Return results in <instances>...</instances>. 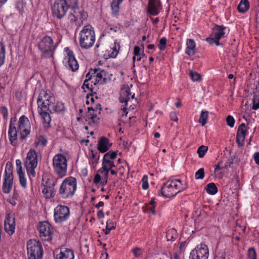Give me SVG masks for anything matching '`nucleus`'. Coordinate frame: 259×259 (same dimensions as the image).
<instances>
[{
  "label": "nucleus",
  "mask_w": 259,
  "mask_h": 259,
  "mask_svg": "<svg viewBox=\"0 0 259 259\" xmlns=\"http://www.w3.org/2000/svg\"><path fill=\"white\" fill-rule=\"evenodd\" d=\"M55 101V98L52 96H48L47 94L44 95V100L39 96L37 99V103L38 105V113L41 115L43 119V124L44 128L48 130L50 127V123L51 118L50 115L51 113L52 107V102Z\"/></svg>",
  "instance_id": "1"
},
{
  "label": "nucleus",
  "mask_w": 259,
  "mask_h": 259,
  "mask_svg": "<svg viewBox=\"0 0 259 259\" xmlns=\"http://www.w3.org/2000/svg\"><path fill=\"white\" fill-rule=\"evenodd\" d=\"M79 35V45L81 49L88 50L94 46L96 36L94 28L91 25L84 26L80 31Z\"/></svg>",
  "instance_id": "2"
},
{
  "label": "nucleus",
  "mask_w": 259,
  "mask_h": 259,
  "mask_svg": "<svg viewBox=\"0 0 259 259\" xmlns=\"http://www.w3.org/2000/svg\"><path fill=\"white\" fill-rule=\"evenodd\" d=\"M76 188V179L70 177L64 180L60 187L59 193L64 199L71 198L74 195Z\"/></svg>",
  "instance_id": "3"
},
{
  "label": "nucleus",
  "mask_w": 259,
  "mask_h": 259,
  "mask_svg": "<svg viewBox=\"0 0 259 259\" xmlns=\"http://www.w3.org/2000/svg\"><path fill=\"white\" fill-rule=\"evenodd\" d=\"M53 166L54 172L60 178L65 177L67 173V161L62 154H57L53 158Z\"/></svg>",
  "instance_id": "4"
},
{
  "label": "nucleus",
  "mask_w": 259,
  "mask_h": 259,
  "mask_svg": "<svg viewBox=\"0 0 259 259\" xmlns=\"http://www.w3.org/2000/svg\"><path fill=\"white\" fill-rule=\"evenodd\" d=\"M87 13L78 6L70 10L68 19L72 24H74L78 27L83 24L84 20L88 18Z\"/></svg>",
  "instance_id": "5"
},
{
  "label": "nucleus",
  "mask_w": 259,
  "mask_h": 259,
  "mask_svg": "<svg viewBox=\"0 0 259 259\" xmlns=\"http://www.w3.org/2000/svg\"><path fill=\"white\" fill-rule=\"evenodd\" d=\"M29 259H41L43 249L41 242L36 240H29L27 244Z\"/></svg>",
  "instance_id": "6"
},
{
  "label": "nucleus",
  "mask_w": 259,
  "mask_h": 259,
  "mask_svg": "<svg viewBox=\"0 0 259 259\" xmlns=\"http://www.w3.org/2000/svg\"><path fill=\"white\" fill-rule=\"evenodd\" d=\"M55 48L52 38L48 36L44 37L38 44L42 55L46 58L53 56Z\"/></svg>",
  "instance_id": "7"
},
{
  "label": "nucleus",
  "mask_w": 259,
  "mask_h": 259,
  "mask_svg": "<svg viewBox=\"0 0 259 259\" xmlns=\"http://www.w3.org/2000/svg\"><path fill=\"white\" fill-rule=\"evenodd\" d=\"M13 182V166L10 162H7L5 171V178L2 190L4 193H9L12 189Z\"/></svg>",
  "instance_id": "8"
},
{
  "label": "nucleus",
  "mask_w": 259,
  "mask_h": 259,
  "mask_svg": "<svg viewBox=\"0 0 259 259\" xmlns=\"http://www.w3.org/2000/svg\"><path fill=\"white\" fill-rule=\"evenodd\" d=\"M226 29L223 25H215L212 28V33L210 36L206 39L207 42L210 45L215 44L220 46L219 40L225 35V30Z\"/></svg>",
  "instance_id": "9"
},
{
  "label": "nucleus",
  "mask_w": 259,
  "mask_h": 259,
  "mask_svg": "<svg viewBox=\"0 0 259 259\" xmlns=\"http://www.w3.org/2000/svg\"><path fill=\"white\" fill-rule=\"evenodd\" d=\"M58 180L57 179H47V180L42 184L44 189L42 190L44 196L47 199L53 198L56 194V186L57 185Z\"/></svg>",
  "instance_id": "10"
},
{
  "label": "nucleus",
  "mask_w": 259,
  "mask_h": 259,
  "mask_svg": "<svg viewBox=\"0 0 259 259\" xmlns=\"http://www.w3.org/2000/svg\"><path fill=\"white\" fill-rule=\"evenodd\" d=\"M54 220L57 223H62L66 221L70 216L68 207L63 205H58L54 209Z\"/></svg>",
  "instance_id": "11"
},
{
  "label": "nucleus",
  "mask_w": 259,
  "mask_h": 259,
  "mask_svg": "<svg viewBox=\"0 0 259 259\" xmlns=\"http://www.w3.org/2000/svg\"><path fill=\"white\" fill-rule=\"evenodd\" d=\"M39 237L42 240L51 241L52 239L53 229L51 224L47 221L40 222L38 226Z\"/></svg>",
  "instance_id": "12"
},
{
  "label": "nucleus",
  "mask_w": 259,
  "mask_h": 259,
  "mask_svg": "<svg viewBox=\"0 0 259 259\" xmlns=\"http://www.w3.org/2000/svg\"><path fill=\"white\" fill-rule=\"evenodd\" d=\"M208 248L206 245L201 244L196 247L190 253V259H208Z\"/></svg>",
  "instance_id": "13"
},
{
  "label": "nucleus",
  "mask_w": 259,
  "mask_h": 259,
  "mask_svg": "<svg viewBox=\"0 0 259 259\" xmlns=\"http://www.w3.org/2000/svg\"><path fill=\"white\" fill-rule=\"evenodd\" d=\"M68 9L61 0H56L52 7L53 15L59 19L64 17Z\"/></svg>",
  "instance_id": "14"
},
{
  "label": "nucleus",
  "mask_w": 259,
  "mask_h": 259,
  "mask_svg": "<svg viewBox=\"0 0 259 259\" xmlns=\"http://www.w3.org/2000/svg\"><path fill=\"white\" fill-rule=\"evenodd\" d=\"M28 121V119L25 115H22L19 119L17 128L20 131L19 139L22 141L26 139L30 134V131L26 127V122Z\"/></svg>",
  "instance_id": "15"
},
{
  "label": "nucleus",
  "mask_w": 259,
  "mask_h": 259,
  "mask_svg": "<svg viewBox=\"0 0 259 259\" xmlns=\"http://www.w3.org/2000/svg\"><path fill=\"white\" fill-rule=\"evenodd\" d=\"M169 182L170 181H168L166 183H164L161 188V194L166 198L174 197L181 191V190H179V191H176V190H174L172 185L169 184Z\"/></svg>",
  "instance_id": "16"
},
{
  "label": "nucleus",
  "mask_w": 259,
  "mask_h": 259,
  "mask_svg": "<svg viewBox=\"0 0 259 259\" xmlns=\"http://www.w3.org/2000/svg\"><path fill=\"white\" fill-rule=\"evenodd\" d=\"M4 227L5 231L9 235L13 234L15 229V218L10 213H8L6 215V218L4 222Z\"/></svg>",
  "instance_id": "17"
},
{
  "label": "nucleus",
  "mask_w": 259,
  "mask_h": 259,
  "mask_svg": "<svg viewBox=\"0 0 259 259\" xmlns=\"http://www.w3.org/2000/svg\"><path fill=\"white\" fill-rule=\"evenodd\" d=\"M94 74V77H96L95 81H92L94 85H96L98 83L106 84L107 83V78L105 77L106 76L105 71L104 70H100V69L95 68L91 69Z\"/></svg>",
  "instance_id": "18"
},
{
  "label": "nucleus",
  "mask_w": 259,
  "mask_h": 259,
  "mask_svg": "<svg viewBox=\"0 0 259 259\" xmlns=\"http://www.w3.org/2000/svg\"><path fill=\"white\" fill-rule=\"evenodd\" d=\"M131 95V93L130 89H126L125 90H122L120 92V95L119 98V100L121 103H124L125 106L122 108L123 112H125V115L127 116L128 114V111H127V108L126 106L128 105V102L130 99V96Z\"/></svg>",
  "instance_id": "19"
},
{
  "label": "nucleus",
  "mask_w": 259,
  "mask_h": 259,
  "mask_svg": "<svg viewBox=\"0 0 259 259\" xmlns=\"http://www.w3.org/2000/svg\"><path fill=\"white\" fill-rule=\"evenodd\" d=\"M112 143H110L109 139L105 137H101L98 142L97 149L101 153L106 152L112 146Z\"/></svg>",
  "instance_id": "20"
},
{
  "label": "nucleus",
  "mask_w": 259,
  "mask_h": 259,
  "mask_svg": "<svg viewBox=\"0 0 259 259\" xmlns=\"http://www.w3.org/2000/svg\"><path fill=\"white\" fill-rule=\"evenodd\" d=\"M37 155L35 150L31 149L27 154L25 165L37 166Z\"/></svg>",
  "instance_id": "21"
},
{
  "label": "nucleus",
  "mask_w": 259,
  "mask_h": 259,
  "mask_svg": "<svg viewBox=\"0 0 259 259\" xmlns=\"http://www.w3.org/2000/svg\"><path fill=\"white\" fill-rule=\"evenodd\" d=\"M18 133H20V131L16 126H12V125H9L8 136L10 143L12 146H16L17 145Z\"/></svg>",
  "instance_id": "22"
},
{
  "label": "nucleus",
  "mask_w": 259,
  "mask_h": 259,
  "mask_svg": "<svg viewBox=\"0 0 259 259\" xmlns=\"http://www.w3.org/2000/svg\"><path fill=\"white\" fill-rule=\"evenodd\" d=\"M161 7L160 0H149L148 11L152 15L158 14Z\"/></svg>",
  "instance_id": "23"
},
{
  "label": "nucleus",
  "mask_w": 259,
  "mask_h": 259,
  "mask_svg": "<svg viewBox=\"0 0 259 259\" xmlns=\"http://www.w3.org/2000/svg\"><path fill=\"white\" fill-rule=\"evenodd\" d=\"M68 63L69 68L72 71H75L78 70L79 65L77 61L75 59L73 53L70 50H68L67 52Z\"/></svg>",
  "instance_id": "24"
},
{
  "label": "nucleus",
  "mask_w": 259,
  "mask_h": 259,
  "mask_svg": "<svg viewBox=\"0 0 259 259\" xmlns=\"http://www.w3.org/2000/svg\"><path fill=\"white\" fill-rule=\"evenodd\" d=\"M186 45V53L190 56L194 55L196 53V44L195 41L193 39H188Z\"/></svg>",
  "instance_id": "25"
},
{
  "label": "nucleus",
  "mask_w": 259,
  "mask_h": 259,
  "mask_svg": "<svg viewBox=\"0 0 259 259\" xmlns=\"http://www.w3.org/2000/svg\"><path fill=\"white\" fill-rule=\"evenodd\" d=\"M74 255L73 251L70 249L66 248L64 251L57 254V259H74Z\"/></svg>",
  "instance_id": "26"
},
{
  "label": "nucleus",
  "mask_w": 259,
  "mask_h": 259,
  "mask_svg": "<svg viewBox=\"0 0 259 259\" xmlns=\"http://www.w3.org/2000/svg\"><path fill=\"white\" fill-rule=\"evenodd\" d=\"M123 0H113L111 4L112 14L113 16H117L119 13V5L122 2Z\"/></svg>",
  "instance_id": "27"
},
{
  "label": "nucleus",
  "mask_w": 259,
  "mask_h": 259,
  "mask_svg": "<svg viewBox=\"0 0 259 259\" xmlns=\"http://www.w3.org/2000/svg\"><path fill=\"white\" fill-rule=\"evenodd\" d=\"M249 7V3L248 0H241L238 5L237 9L239 12L244 13L248 10Z\"/></svg>",
  "instance_id": "28"
},
{
  "label": "nucleus",
  "mask_w": 259,
  "mask_h": 259,
  "mask_svg": "<svg viewBox=\"0 0 259 259\" xmlns=\"http://www.w3.org/2000/svg\"><path fill=\"white\" fill-rule=\"evenodd\" d=\"M52 107H50L51 109V113L53 112L59 113L64 110V104L60 102H57L56 104L54 102H52Z\"/></svg>",
  "instance_id": "29"
},
{
  "label": "nucleus",
  "mask_w": 259,
  "mask_h": 259,
  "mask_svg": "<svg viewBox=\"0 0 259 259\" xmlns=\"http://www.w3.org/2000/svg\"><path fill=\"white\" fill-rule=\"evenodd\" d=\"M120 49V45L118 42L115 41L114 47L111 48L110 51L109 52L108 57L109 58H115L116 57Z\"/></svg>",
  "instance_id": "30"
},
{
  "label": "nucleus",
  "mask_w": 259,
  "mask_h": 259,
  "mask_svg": "<svg viewBox=\"0 0 259 259\" xmlns=\"http://www.w3.org/2000/svg\"><path fill=\"white\" fill-rule=\"evenodd\" d=\"M207 193L210 195H214L218 192V188L214 183L208 184L205 188Z\"/></svg>",
  "instance_id": "31"
},
{
  "label": "nucleus",
  "mask_w": 259,
  "mask_h": 259,
  "mask_svg": "<svg viewBox=\"0 0 259 259\" xmlns=\"http://www.w3.org/2000/svg\"><path fill=\"white\" fill-rule=\"evenodd\" d=\"M70 10L78 6V0H61Z\"/></svg>",
  "instance_id": "32"
},
{
  "label": "nucleus",
  "mask_w": 259,
  "mask_h": 259,
  "mask_svg": "<svg viewBox=\"0 0 259 259\" xmlns=\"http://www.w3.org/2000/svg\"><path fill=\"white\" fill-rule=\"evenodd\" d=\"M5 46L3 42H0V67L3 65L5 62Z\"/></svg>",
  "instance_id": "33"
},
{
  "label": "nucleus",
  "mask_w": 259,
  "mask_h": 259,
  "mask_svg": "<svg viewBox=\"0 0 259 259\" xmlns=\"http://www.w3.org/2000/svg\"><path fill=\"white\" fill-rule=\"evenodd\" d=\"M208 112L207 111H202L200 115L199 122L201 123L202 126H204L206 123V121L208 118Z\"/></svg>",
  "instance_id": "34"
},
{
  "label": "nucleus",
  "mask_w": 259,
  "mask_h": 259,
  "mask_svg": "<svg viewBox=\"0 0 259 259\" xmlns=\"http://www.w3.org/2000/svg\"><path fill=\"white\" fill-rule=\"evenodd\" d=\"M48 143L47 139L43 136H39L37 138L35 143L36 146L41 145L45 147L47 145Z\"/></svg>",
  "instance_id": "35"
},
{
  "label": "nucleus",
  "mask_w": 259,
  "mask_h": 259,
  "mask_svg": "<svg viewBox=\"0 0 259 259\" xmlns=\"http://www.w3.org/2000/svg\"><path fill=\"white\" fill-rule=\"evenodd\" d=\"M115 229V226L114 225V223L111 220H108L106 223V230L105 231V233L106 234H109L110 231L113 229Z\"/></svg>",
  "instance_id": "36"
},
{
  "label": "nucleus",
  "mask_w": 259,
  "mask_h": 259,
  "mask_svg": "<svg viewBox=\"0 0 259 259\" xmlns=\"http://www.w3.org/2000/svg\"><path fill=\"white\" fill-rule=\"evenodd\" d=\"M207 150L208 147L207 146L204 145L200 146L197 150V153L198 154L199 157L200 158L203 157Z\"/></svg>",
  "instance_id": "37"
},
{
  "label": "nucleus",
  "mask_w": 259,
  "mask_h": 259,
  "mask_svg": "<svg viewBox=\"0 0 259 259\" xmlns=\"http://www.w3.org/2000/svg\"><path fill=\"white\" fill-rule=\"evenodd\" d=\"M19 176V181L20 185L24 188H25L27 186L26 179L24 177V174L23 172H21L19 173H17Z\"/></svg>",
  "instance_id": "38"
},
{
  "label": "nucleus",
  "mask_w": 259,
  "mask_h": 259,
  "mask_svg": "<svg viewBox=\"0 0 259 259\" xmlns=\"http://www.w3.org/2000/svg\"><path fill=\"white\" fill-rule=\"evenodd\" d=\"M245 136V135L237 134L236 142L238 144V147H242L243 146Z\"/></svg>",
  "instance_id": "39"
},
{
  "label": "nucleus",
  "mask_w": 259,
  "mask_h": 259,
  "mask_svg": "<svg viewBox=\"0 0 259 259\" xmlns=\"http://www.w3.org/2000/svg\"><path fill=\"white\" fill-rule=\"evenodd\" d=\"M117 155V151H109L107 152H106L104 155H108L107 157H106V159L107 160H113L115 159Z\"/></svg>",
  "instance_id": "40"
},
{
  "label": "nucleus",
  "mask_w": 259,
  "mask_h": 259,
  "mask_svg": "<svg viewBox=\"0 0 259 259\" xmlns=\"http://www.w3.org/2000/svg\"><path fill=\"white\" fill-rule=\"evenodd\" d=\"M88 119H92V122L95 124H98L99 122L100 118H98L96 114H94V112L90 113V114L87 115Z\"/></svg>",
  "instance_id": "41"
},
{
  "label": "nucleus",
  "mask_w": 259,
  "mask_h": 259,
  "mask_svg": "<svg viewBox=\"0 0 259 259\" xmlns=\"http://www.w3.org/2000/svg\"><path fill=\"white\" fill-rule=\"evenodd\" d=\"M247 256L249 259H256V253L253 247H251L248 250Z\"/></svg>",
  "instance_id": "42"
},
{
  "label": "nucleus",
  "mask_w": 259,
  "mask_h": 259,
  "mask_svg": "<svg viewBox=\"0 0 259 259\" xmlns=\"http://www.w3.org/2000/svg\"><path fill=\"white\" fill-rule=\"evenodd\" d=\"M246 125L244 123H242L239 126L237 134H239L240 135H245L247 133V131L246 130Z\"/></svg>",
  "instance_id": "43"
},
{
  "label": "nucleus",
  "mask_w": 259,
  "mask_h": 259,
  "mask_svg": "<svg viewBox=\"0 0 259 259\" xmlns=\"http://www.w3.org/2000/svg\"><path fill=\"white\" fill-rule=\"evenodd\" d=\"M167 39L165 37H162L159 40L158 47L160 50L163 51L166 48Z\"/></svg>",
  "instance_id": "44"
},
{
  "label": "nucleus",
  "mask_w": 259,
  "mask_h": 259,
  "mask_svg": "<svg viewBox=\"0 0 259 259\" xmlns=\"http://www.w3.org/2000/svg\"><path fill=\"white\" fill-rule=\"evenodd\" d=\"M195 179L197 180L198 179H203L204 177V169L203 168H200L195 175Z\"/></svg>",
  "instance_id": "45"
},
{
  "label": "nucleus",
  "mask_w": 259,
  "mask_h": 259,
  "mask_svg": "<svg viewBox=\"0 0 259 259\" xmlns=\"http://www.w3.org/2000/svg\"><path fill=\"white\" fill-rule=\"evenodd\" d=\"M36 166H31L29 165H25L28 174L30 175L32 177H34L35 176V168Z\"/></svg>",
  "instance_id": "46"
},
{
  "label": "nucleus",
  "mask_w": 259,
  "mask_h": 259,
  "mask_svg": "<svg viewBox=\"0 0 259 259\" xmlns=\"http://www.w3.org/2000/svg\"><path fill=\"white\" fill-rule=\"evenodd\" d=\"M107 156H108V155H104L103 158L102 160V165L103 167L107 168L109 166V165L113 161V160H107L106 159V157H107Z\"/></svg>",
  "instance_id": "47"
},
{
  "label": "nucleus",
  "mask_w": 259,
  "mask_h": 259,
  "mask_svg": "<svg viewBox=\"0 0 259 259\" xmlns=\"http://www.w3.org/2000/svg\"><path fill=\"white\" fill-rule=\"evenodd\" d=\"M190 74L193 81H198L201 79L200 74L195 71H191Z\"/></svg>",
  "instance_id": "48"
},
{
  "label": "nucleus",
  "mask_w": 259,
  "mask_h": 259,
  "mask_svg": "<svg viewBox=\"0 0 259 259\" xmlns=\"http://www.w3.org/2000/svg\"><path fill=\"white\" fill-rule=\"evenodd\" d=\"M226 122L227 125L230 127H233L234 126L235 119L232 116L228 115L226 118Z\"/></svg>",
  "instance_id": "49"
},
{
  "label": "nucleus",
  "mask_w": 259,
  "mask_h": 259,
  "mask_svg": "<svg viewBox=\"0 0 259 259\" xmlns=\"http://www.w3.org/2000/svg\"><path fill=\"white\" fill-rule=\"evenodd\" d=\"M148 177L147 176H144L142 179V187L144 190H147L149 187V184L148 182Z\"/></svg>",
  "instance_id": "50"
},
{
  "label": "nucleus",
  "mask_w": 259,
  "mask_h": 259,
  "mask_svg": "<svg viewBox=\"0 0 259 259\" xmlns=\"http://www.w3.org/2000/svg\"><path fill=\"white\" fill-rule=\"evenodd\" d=\"M0 113L3 115L4 119H7L8 117V109L5 106H2L0 108Z\"/></svg>",
  "instance_id": "51"
},
{
  "label": "nucleus",
  "mask_w": 259,
  "mask_h": 259,
  "mask_svg": "<svg viewBox=\"0 0 259 259\" xmlns=\"http://www.w3.org/2000/svg\"><path fill=\"white\" fill-rule=\"evenodd\" d=\"M140 47L138 46H135L134 47V56L133 58V60L134 63H135V62L136 61V56H140Z\"/></svg>",
  "instance_id": "52"
},
{
  "label": "nucleus",
  "mask_w": 259,
  "mask_h": 259,
  "mask_svg": "<svg viewBox=\"0 0 259 259\" xmlns=\"http://www.w3.org/2000/svg\"><path fill=\"white\" fill-rule=\"evenodd\" d=\"M21 164L22 163L20 159H17L16 160V169L17 173L23 172Z\"/></svg>",
  "instance_id": "53"
},
{
  "label": "nucleus",
  "mask_w": 259,
  "mask_h": 259,
  "mask_svg": "<svg viewBox=\"0 0 259 259\" xmlns=\"http://www.w3.org/2000/svg\"><path fill=\"white\" fill-rule=\"evenodd\" d=\"M133 252L135 256L137 257L140 256L142 254V251L140 248L136 247L133 249Z\"/></svg>",
  "instance_id": "54"
},
{
  "label": "nucleus",
  "mask_w": 259,
  "mask_h": 259,
  "mask_svg": "<svg viewBox=\"0 0 259 259\" xmlns=\"http://www.w3.org/2000/svg\"><path fill=\"white\" fill-rule=\"evenodd\" d=\"M91 153H92L91 157H92V158H93V159H95L97 157V155H98L97 160L96 161L93 162V164H97L98 162V160L100 158L99 154H98V152H95L93 150L91 151Z\"/></svg>",
  "instance_id": "55"
},
{
  "label": "nucleus",
  "mask_w": 259,
  "mask_h": 259,
  "mask_svg": "<svg viewBox=\"0 0 259 259\" xmlns=\"http://www.w3.org/2000/svg\"><path fill=\"white\" fill-rule=\"evenodd\" d=\"M174 233L175 234H176V230H175L174 229L169 230L167 232V234H166V237H167V240H171L173 238H174V237L170 236V234H174Z\"/></svg>",
  "instance_id": "56"
},
{
  "label": "nucleus",
  "mask_w": 259,
  "mask_h": 259,
  "mask_svg": "<svg viewBox=\"0 0 259 259\" xmlns=\"http://www.w3.org/2000/svg\"><path fill=\"white\" fill-rule=\"evenodd\" d=\"M169 184H171L172 186V188L176 191H179V190H183L185 189V188H180V186L176 183H172L171 181H170L169 183Z\"/></svg>",
  "instance_id": "57"
},
{
  "label": "nucleus",
  "mask_w": 259,
  "mask_h": 259,
  "mask_svg": "<svg viewBox=\"0 0 259 259\" xmlns=\"http://www.w3.org/2000/svg\"><path fill=\"white\" fill-rule=\"evenodd\" d=\"M88 81H87V80H84L83 85L82 87V88L84 89V87H85L87 89H88L90 90L91 91L93 92V85H91V87H90V84L88 83Z\"/></svg>",
  "instance_id": "58"
},
{
  "label": "nucleus",
  "mask_w": 259,
  "mask_h": 259,
  "mask_svg": "<svg viewBox=\"0 0 259 259\" xmlns=\"http://www.w3.org/2000/svg\"><path fill=\"white\" fill-rule=\"evenodd\" d=\"M101 180V176L98 172L95 176L94 183L96 184H98Z\"/></svg>",
  "instance_id": "59"
},
{
  "label": "nucleus",
  "mask_w": 259,
  "mask_h": 259,
  "mask_svg": "<svg viewBox=\"0 0 259 259\" xmlns=\"http://www.w3.org/2000/svg\"><path fill=\"white\" fill-rule=\"evenodd\" d=\"M207 215H208L207 213L204 210H201L197 217L198 218L200 217H203L204 219H206L207 218Z\"/></svg>",
  "instance_id": "60"
},
{
  "label": "nucleus",
  "mask_w": 259,
  "mask_h": 259,
  "mask_svg": "<svg viewBox=\"0 0 259 259\" xmlns=\"http://www.w3.org/2000/svg\"><path fill=\"white\" fill-rule=\"evenodd\" d=\"M252 108L253 110H257L259 109V99L257 102H256L255 99H253V106Z\"/></svg>",
  "instance_id": "61"
},
{
  "label": "nucleus",
  "mask_w": 259,
  "mask_h": 259,
  "mask_svg": "<svg viewBox=\"0 0 259 259\" xmlns=\"http://www.w3.org/2000/svg\"><path fill=\"white\" fill-rule=\"evenodd\" d=\"M98 172L100 173L102 175L103 174H105L106 172H109V171L107 168L102 166V167L98 170Z\"/></svg>",
  "instance_id": "62"
},
{
  "label": "nucleus",
  "mask_w": 259,
  "mask_h": 259,
  "mask_svg": "<svg viewBox=\"0 0 259 259\" xmlns=\"http://www.w3.org/2000/svg\"><path fill=\"white\" fill-rule=\"evenodd\" d=\"M253 158L255 163L259 164V152H255L253 154Z\"/></svg>",
  "instance_id": "63"
},
{
  "label": "nucleus",
  "mask_w": 259,
  "mask_h": 259,
  "mask_svg": "<svg viewBox=\"0 0 259 259\" xmlns=\"http://www.w3.org/2000/svg\"><path fill=\"white\" fill-rule=\"evenodd\" d=\"M7 201L11 204L13 206H15L17 204L16 200L15 199L10 197L7 199Z\"/></svg>",
  "instance_id": "64"
}]
</instances>
